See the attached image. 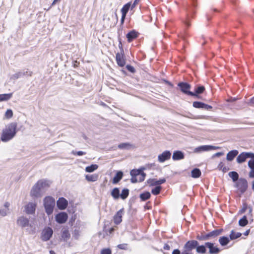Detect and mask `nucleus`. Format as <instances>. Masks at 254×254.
Wrapping results in <instances>:
<instances>
[{
  "instance_id": "473e14b6",
  "label": "nucleus",
  "mask_w": 254,
  "mask_h": 254,
  "mask_svg": "<svg viewBox=\"0 0 254 254\" xmlns=\"http://www.w3.org/2000/svg\"><path fill=\"white\" fill-rule=\"evenodd\" d=\"M218 170L222 171L223 173H226L229 171V168L226 167L223 162H221L218 165Z\"/></svg>"
},
{
  "instance_id": "a19ab883",
  "label": "nucleus",
  "mask_w": 254,
  "mask_h": 254,
  "mask_svg": "<svg viewBox=\"0 0 254 254\" xmlns=\"http://www.w3.org/2000/svg\"><path fill=\"white\" fill-rule=\"evenodd\" d=\"M196 239L199 241H206L208 240L207 233H202L201 235H198L196 236Z\"/></svg>"
},
{
  "instance_id": "e433bc0d",
  "label": "nucleus",
  "mask_w": 254,
  "mask_h": 254,
  "mask_svg": "<svg viewBox=\"0 0 254 254\" xmlns=\"http://www.w3.org/2000/svg\"><path fill=\"white\" fill-rule=\"evenodd\" d=\"M150 193L148 191L145 192L140 194V198L142 200L145 201L150 197Z\"/></svg>"
},
{
  "instance_id": "c756f323",
  "label": "nucleus",
  "mask_w": 254,
  "mask_h": 254,
  "mask_svg": "<svg viewBox=\"0 0 254 254\" xmlns=\"http://www.w3.org/2000/svg\"><path fill=\"white\" fill-rule=\"evenodd\" d=\"M12 96V93L0 94V102L6 101L10 99Z\"/></svg>"
},
{
  "instance_id": "13d9d810",
  "label": "nucleus",
  "mask_w": 254,
  "mask_h": 254,
  "mask_svg": "<svg viewBox=\"0 0 254 254\" xmlns=\"http://www.w3.org/2000/svg\"><path fill=\"white\" fill-rule=\"evenodd\" d=\"M212 108V106L204 104V107L202 109H204L206 110H209Z\"/></svg>"
},
{
  "instance_id": "1a4fd4ad",
  "label": "nucleus",
  "mask_w": 254,
  "mask_h": 254,
  "mask_svg": "<svg viewBox=\"0 0 254 254\" xmlns=\"http://www.w3.org/2000/svg\"><path fill=\"white\" fill-rule=\"evenodd\" d=\"M53 234L52 229L50 227H47L42 232L41 239L44 241H47L50 240Z\"/></svg>"
},
{
  "instance_id": "72a5a7b5",
  "label": "nucleus",
  "mask_w": 254,
  "mask_h": 254,
  "mask_svg": "<svg viewBox=\"0 0 254 254\" xmlns=\"http://www.w3.org/2000/svg\"><path fill=\"white\" fill-rule=\"evenodd\" d=\"M242 234L239 232H236L234 230H232L230 235V238L231 240H235L240 237Z\"/></svg>"
},
{
  "instance_id": "58836bf2",
  "label": "nucleus",
  "mask_w": 254,
  "mask_h": 254,
  "mask_svg": "<svg viewBox=\"0 0 254 254\" xmlns=\"http://www.w3.org/2000/svg\"><path fill=\"white\" fill-rule=\"evenodd\" d=\"M129 194V190L127 189H124L122 190V193L120 194V197L123 199H125L128 196Z\"/></svg>"
},
{
  "instance_id": "a18cd8bd",
  "label": "nucleus",
  "mask_w": 254,
  "mask_h": 254,
  "mask_svg": "<svg viewBox=\"0 0 254 254\" xmlns=\"http://www.w3.org/2000/svg\"><path fill=\"white\" fill-rule=\"evenodd\" d=\"M131 145L128 143H122L118 145V147L120 149H128Z\"/></svg>"
},
{
  "instance_id": "f704fd0d",
  "label": "nucleus",
  "mask_w": 254,
  "mask_h": 254,
  "mask_svg": "<svg viewBox=\"0 0 254 254\" xmlns=\"http://www.w3.org/2000/svg\"><path fill=\"white\" fill-rule=\"evenodd\" d=\"M229 176L232 178L233 182H236L239 179L238 174L235 171L230 172L228 174Z\"/></svg>"
},
{
  "instance_id": "603ef678",
  "label": "nucleus",
  "mask_w": 254,
  "mask_h": 254,
  "mask_svg": "<svg viewBox=\"0 0 254 254\" xmlns=\"http://www.w3.org/2000/svg\"><path fill=\"white\" fill-rule=\"evenodd\" d=\"M80 236V232L78 230H74L73 233V237L75 239H78Z\"/></svg>"
},
{
  "instance_id": "cd10ccee",
  "label": "nucleus",
  "mask_w": 254,
  "mask_h": 254,
  "mask_svg": "<svg viewBox=\"0 0 254 254\" xmlns=\"http://www.w3.org/2000/svg\"><path fill=\"white\" fill-rule=\"evenodd\" d=\"M204 90L205 88L204 86H198L195 88L194 92H193L194 95H193L192 96L198 97V95L203 93Z\"/></svg>"
},
{
  "instance_id": "0e129e2a",
  "label": "nucleus",
  "mask_w": 254,
  "mask_h": 254,
  "mask_svg": "<svg viewBox=\"0 0 254 254\" xmlns=\"http://www.w3.org/2000/svg\"><path fill=\"white\" fill-rule=\"evenodd\" d=\"M249 177L250 178H254V170H251V171L249 172Z\"/></svg>"
},
{
  "instance_id": "6ab92c4d",
  "label": "nucleus",
  "mask_w": 254,
  "mask_h": 254,
  "mask_svg": "<svg viewBox=\"0 0 254 254\" xmlns=\"http://www.w3.org/2000/svg\"><path fill=\"white\" fill-rule=\"evenodd\" d=\"M222 232V230H215L208 233H207L208 240H212L217 236L220 235Z\"/></svg>"
},
{
  "instance_id": "f8f14e48",
  "label": "nucleus",
  "mask_w": 254,
  "mask_h": 254,
  "mask_svg": "<svg viewBox=\"0 0 254 254\" xmlns=\"http://www.w3.org/2000/svg\"><path fill=\"white\" fill-rule=\"evenodd\" d=\"M37 204L34 202H29L24 206V212L27 214L35 213Z\"/></svg>"
},
{
  "instance_id": "aec40b11",
  "label": "nucleus",
  "mask_w": 254,
  "mask_h": 254,
  "mask_svg": "<svg viewBox=\"0 0 254 254\" xmlns=\"http://www.w3.org/2000/svg\"><path fill=\"white\" fill-rule=\"evenodd\" d=\"M116 61L118 64L120 66H124L125 64V60L124 59L123 54L121 53H118L116 54Z\"/></svg>"
},
{
  "instance_id": "39448f33",
  "label": "nucleus",
  "mask_w": 254,
  "mask_h": 254,
  "mask_svg": "<svg viewBox=\"0 0 254 254\" xmlns=\"http://www.w3.org/2000/svg\"><path fill=\"white\" fill-rule=\"evenodd\" d=\"M16 223L17 226L22 228L26 227H31L29 219L24 216L18 217L16 220Z\"/></svg>"
},
{
  "instance_id": "f3484780",
  "label": "nucleus",
  "mask_w": 254,
  "mask_h": 254,
  "mask_svg": "<svg viewBox=\"0 0 254 254\" xmlns=\"http://www.w3.org/2000/svg\"><path fill=\"white\" fill-rule=\"evenodd\" d=\"M10 203L8 202H5L3 204V207L0 209V215L2 216H5L9 213L10 211L9 207L10 206Z\"/></svg>"
},
{
  "instance_id": "3c124183",
  "label": "nucleus",
  "mask_w": 254,
  "mask_h": 254,
  "mask_svg": "<svg viewBox=\"0 0 254 254\" xmlns=\"http://www.w3.org/2000/svg\"><path fill=\"white\" fill-rule=\"evenodd\" d=\"M101 254H112V252L110 249H104L101 250Z\"/></svg>"
},
{
  "instance_id": "4468645a",
  "label": "nucleus",
  "mask_w": 254,
  "mask_h": 254,
  "mask_svg": "<svg viewBox=\"0 0 254 254\" xmlns=\"http://www.w3.org/2000/svg\"><path fill=\"white\" fill-rule=\"evenodd\" d=\"M67 214L65 212H61L55 216L56 221L60 224L65 223L67 219Z\"/></svg>"
},
{
  "instance_id": "ddd939ff",
  "label": "nucleus",
  "mask_w": 254,
  "mask_h": 254,
  "mask_svg": "<svg viewBox=\"0 0 254 254\" xmlns=\"http://www.w3.org/2000/svg\"><path fill=\"white\" fill-rule=\"evenodd\" d=\"M171 153L170 151H165L162 153L159 154L158 156V161L160 163H163L166 160L170 159Z\"/></svg>"
},
{
  "instance_id": "bb28decb",
  "label": "nucleus",
  "mask_w": 254,
  "mask_h": 254,
  "mask_svg": "<svg viewBox=\"0 0 254 254\" xmlns=\"http://www.w3.org/2000/svg\"><path fill=\"white\" fill-rule=\"evenodd\" d=\"M206 248L207 247L205 246V244L201 246H198V245L196 248V252L198 254H205L206 253Z\"/></svg>"
},
{
  "instance_id": "4d7b16f0",
  "label": "nucleus",
  "mask_w": 254,
  "mask_h": 254,
  "mask_svg": "<svg viewBox=\"0 0 254 254\" xmlns=\"http://www.w3.org/2000/svg\"><path fill=\"white\" fill-rule=\"evenodd\" d=\"M165 182H166V179L164 178H163V179H160L159 180H157V184H158V185H161V184L164 183Z\"/></svg>"
},
{
  "instance_id": "412c9836",
  "label": "nucleus",
  "mask_w": 254,
  "mask_h": 254,
  "mask_svg": "<svg viewBox=\"0 0 254 254\" xmlns=\"http://www.w3.org/2000/svg\"><path fill=\"white\" fill-rule=\"evenodd\" d=\"M239 151L237 150H232L229 151L226 155V159L228 161H232L238 154Z\"/></svg>"
},
{
  "instance_id": "c9c22d12",
  "label": "nucleus",
  "mask_w": 254,
  "mask_h": 254,
  "mask_svg": "<svg viewBox=\"0 0 254 254\" xmlns=\"http://www.w3.org/2000/svg\"><path fill=\"white\" fill-rule=\"evenodd\" d=\"M98 166L96 164H92L90 166H87L85 168V171L87 172H92L97 169Z\"/></svg>"
},
{
  "instance_id": "20e7f679",
  "label": "nucleus",
  "mask_w": 254,
  "mask_h": 254,
  "mask_svg": "<svg viewBox=\"0 0 254 254\" xmlns=\"http://www.w3.org/2000/svg\"><path fill=\"white\" fill-rule=\"evenodd\" d=\"M247 158L254 159V153L247 152H242L238 156L236 161L238 163L241 164L245 162Z\"/></svg>"
},
{
  "instance_id": "a211bd4d",
  "label": "nucleus",
  "mask_w": 254,
  "mask_h": 254,
  "mask_svg": "<svg viewBox=\"0 0 254 254\" xmlns=\"http://www.w3.org/2000/svg\"><path fill=\"white\" fill-rule=\"evenodd\" d=\"M124 213V209H121L118 211L114 217V223L116 224H119L122 221V216Z\"/></svg>"
},
{
  "instance_id": "bf43d9fd",
  "label": "nucleus",
  "mask_w": 254,
  "mask_h": 254,
  "mask_svg": "<svg viewBox=\"0 0 254 254\" xmlns=\"http://www.w3.org/2000/svg\"><path fill=\"white\" fill-rule=\"evenodd\" d=\"M248 104L250 106H254V97L250 99Z\"/></svg>"
},
{
  "instance_id": "0eeeda50",
  "label": "nucleus",
  "mask_w": 254,
  "mask_h": 254,
  "mask_svg": "<svg viewBox=\"0 0 254 254\" xmlns=\"http://www.w3.org/2000/svg\"><path fill=\"white\" fill-rule=\"evenodd\" d=\"M236 187L241 191L242 193H244L247 189L248 183L246 179L241 178L235 184Z\"/></svg>"
},
{
  "instance_id": "7ed1b4c3",
  "label": "nucleus",
  "mask_w": 254,
  "mask_h": 254,
  "mask_svg": "<svg viewBox=\"0 0 254 254\" xmlns=\"http://www.w3.org/2000/svg\"><path fill=\"white\" fill-rule=\"evenodd\" d=\"M43 201L46 213L48 215L52 214L55 205V199L52 196H48L45 197Z\"/></svg>"
},
{
  "instance_id": "864d4df0",
  "label": "nucleus",
  "mask_w": 254,
  "mask_h": 254,
  "mask_svg": "<svg viewBox=\"0 0 254 254\" xmlns=\"http://www.w3.org/2000/svg\"><path fill=\"white\" fill-rule=\"evenodd\" d=\"M118 248L121 250H126L127 249V244H122L118 245Z\"/></svg>"
},
{
  "instance_id": "de8ad7c7",
  "label": "nucleus",
  "mask_w": 254,
  "mask_h": 254,
  "mask_svg": "<svg viewBox=\"0 0 254 254\" xmlns=\"http://www.w3.org/2000/svg\"><path fill=\"white\" fill-rule=\"evenodd\" d=\"M147 182L150 186H153L158 185V184H157V180L155 179H148L147 181Z\"/></svg>"
},
{
  "instance_id": "37998d69",
  "label": "nucleus",
  "mask_w": 254,
  "mask_h": 254,
  "mask_svg": "<svg viewBox=\"0 0 254 254\" xmlns=\"http://www.w3.org/2000/svg\"><path fill=\"white\" fill-rule=\"evenodd\" d=\"M193 107L195 108H203L204 103L200 102L195 101L193 103Z\"/></svg>"
},
{
  "instance_id": "5fc2aeb1",
  "label": "nucleus",
  "mask_w": 254,
  "mask_h": 254,
  "mask_svg": "<svg viewBox=\"0 0 254 254\" xmlns=\"http://www.w3.org/2000/svg\"><path fill=\"white\" fill-rule=\"evenodd\" d=\"M72 153L74 155H77L78 156H82L83 155H85L86 153L85 152L82 151H72Z\"/></svg>"
},
{
  "instance_id": "f257e3e1",
  "label": "nucleus",
  "mask_w": 254,
  "mask_h": 254,
  "mask_svg": "<svg viewBox=\"0 0 254 254\" xmlns=\"http://www.w3.org/2000/svg\"><path fill=\"white\" fill-rule=\"evenodd\" d=\"M51 182L47 180H39L32 188L30 196L33 198L40 197L49 188Z\"/></svg>"
},
{
  "instance_id": "79ce46f5",
  "label": "nucleus",
  "mask_w": 254,
  "mask_h": 254,
  "mask_svg": "<svg viewBox=\"0 0 254 254\" xmlns=\"http://www.w3.org/2000/svg\"><path fill=\"white\" fill-rule=\"evenodd\" d=\"M143 172L140 170H132L130 171L131 176L138 177Z\"/></svg>"
},
{
  "instance_id": "7c9ffc66",
  "label": "nucleus",
  "mask_w": 254,
  "mask_h": 254,
  "mask_svg": "<svg viewBox=\"0 0 254 254\" xmlns=\"http://www.w3.org/2000/svg\"><path fill=\"white\" fill-rule=\"evenodd\" d=\"M85 178L89 182H95L98 180V175L97 174L87 175Z\"/></svg>"
},
{
  "instance_id": "c03bdc74",
  "label": "nucleus",
  "mask_w": 254,
  "mask_h": 254,
  "mask_svg": "<svg viewBox=\"0 0 254 254\" xmlns=\"http://www.w3.org/2000/svg\"><path fill=\"white\" fill-rule=\"evenodd\" d=\"M161 188V186H157L152 190L151 192L154 195H157L160 193Z\"/></svg>"
},
{
  "instance_id": "338daca9",
  "label": "nucleus",
  "mask_w": 254,
  "mask_h": 254,
  "mask_svg": "<svg viewBox=\"0 0 254 254\" xmlns=\"http://www.w3.org/2000/svg\"><path fill=\"white\" fill-rule=\"evenodd\" d=\"M139 1V0H135L131 5V8H133V7H134L135 5L138 3Z\"/></svg>"
},
{
  "instance_id": "6e6d98bb",
  "label": "nucleus",
  "mask_w": 254,
  "mask_h": 254,
  "mask_svg": "<svg viewBox=\"0 0 254 254\" xmlns=\"http://www.w3.org/2000/svg\"><path fill=\"white\" fill-rule=\"evenodd\" d=\"M130 181L132 183H137V182H138V178H137V177L131 176V178L130 179Z\"/></svg>"
},
{
  "instance_id": "f03ea898",
  "label": "nucleus",
  "mask_w": 254,
  "mask_h": 254,
  "mask_svg": "<svg viewBox=\"0 0 254 254\" xmlns=\"http://www.w3.org/2000/svg\"><path fill=\"white\" fill-rule=\"evenodd\" d=\"M17 124L14 122L11 123L5 126L2 130L1 135V140L6 142L11 140L17 132Z\"/></svg>"
},
{
  "instance_id": "49530a36",
  "label": "nucleus",
  "mask_w": 254,
  "mask_h": 254,
  "mask_svg": "<svg viewBox=\"0 0 254 254\" xmlns=\"http://www.w3.org/2000/svg\"><path fill=\"white\" fill-rule=\"evenodd\" d=\"M13 116V112L12 111L11 109H8L5 113V117L7 119H10L12 118Z\"/></svg>"
},
{
  "instance_id": "8fccbe9b",
  "label": "nucleus",
  "mask_w": 254,
  "mask_h": 254,
  "mask_svg": "<svg viewBox=\"0 0 254 254\" xmlns=\"http://www.w3.org/2000/svg\"><path fill=\"white\" fill-rule=\"evenodd\" d=\"M146 176V174L143 172L142 173L140 174L139 176L137 177L138 178V181L139 182H141L144 180L145 177Z\"/></svg>"
},
{
  "instance_id": "09e8293b",
  "label": "nucleus",
  "mask_w": 254,
  "mask_h": 254,
  "mask_svg": "<svg viewBox=\"0 0 254 254\" xmlns=\"http://www.w3.org/2000/svg\"><path fill=\"white\" fill-rule=\"evenodd\" d=\"M249 167L251 170H254V159H251V160L248 161V163Z\"/></svg>"
},
{
  "instance_id": "dca6fc26",
  "label": "nucleus",
  "mask_w": 254,
  "mask_h": 254,
  "mask_svg": "<svg viewBox=\"0 0 254 254\" xmlns=\"http://www.w3.org/2000/svg\"><path fill=\"white\" fill-rule=\"evenodd\" d=\"M58 208L61 210L65 209L68 204V202L66 199L64 197H61L59 199L57 202Z\"/></svg>"
},
{
  "instance_id": "6e6552de",
  "label": "nucleus",
  "mask_w": 254,
  "mask_h": 254,
  "mask_svg": "<svg viewBox=\"0 0 254 254\" xmlns=\"http://www.w3.org/2000/svg\"><path fill=\"white\" fill-rule=\"evenodd\" d=\"M220 147L219 146H215L212 145H202L196 147L194 152L195 153H200L203 151H209L211 150H216L219 149Z\"/></svg>"
},
{
  "instance_id": "393cba45",
  "label": "nucleus",
  "mask_w": 254,
  "mask_h": 254,
  "mask_svg": "<svg viewBox=\"0 0 254 254\" xmlns=\"http://www.w3.org/2000/svg\"><path fill=\"white\" fill-rule=\"evenodd\" d=\"M137 36V33L134 30L131 31L127 35V37L129 42H130L133 39L136 38Z\"/></svg>"
},
{
  "instance_id": "2eb2a0df",
  "label": "nucleus",
  "mask_w": 254,
  "mask_h": 254,
  "mask_svg": "<svg viewBox=\"0 0 254 254\" xmlns=\"http://www.w3.org/2000/svg\"><path fill=\"white\" fill-rule=\"evenodd\" d=\"M131 3L130 2H128L127 4H126L121 9V12L122 14V18L121 20V23L122 24H123L124 22L126 16V14L127 12L128 11V9L129 7H130Z\"/></svg>"
},
{
  "instance_id": "b1692460",
  "label": "nucleus",
  "mask_w": 254,
  "mask_h": 254,
  "mask_svg": "<svg viewBox=\"0 0 254 254\" xmlns=\"http://www.w3.org/2000/svg\"><path fill=\"white\" fill-rule=\"evenodd\" d=\"M123 173L122 171H118L115 176L113 178V183L117 184L123 178Z\"/></svg>"
},
{
  "instance_id": "a878e982",
  "label": "nucleus",
  "mask_w": 254,
  "mask_h": 254,
  "mask_svg": "<svg viewBox=\"0 0 254 254\" xmlns=\"http://www.w3.org/2000/svg\"><path fill=\"white\" fill-rule=\"evenodd\" d=\"M111 195L115 199H118L120 197V190L118 188L113 189L111 193Z\"/></svg>"
},
{
  "instance_id": "423d86ee",
  "label": "nucleus",
  "mask_w": 254,
  "mask_h": 254,
  "mask_svg": "<svg viewBox=\"0 0 254 254\" xmlns=\"http://www.w3.org/2000/svg\"><path fill=\"white\" fill-rule=\"evenodd\" d=\"M178 85L180 87L181 91L184 93L191 96L194 95L193 92L190 91L191 87L190 84L186 82H180Z\"/></svg>"
},
{
  "instance_id": "052dcab7",
  "label": "nucleus",
  "mask_w": 254,
  "mask_h": 254,
  "mask_svg": "<svg viewBox=\"0 0 254 254\" xmlns=\"http://www.w3.org/2000/svg\"><path fill=\"white\" fill-rule=\"evenodd\" d=\"M127 67L129 71L132 72H133L134 71V68L132 66L128 65L127 66Z\"/></svg>"
},
{
  "instance_id": "9d476101",
  "label": "nucleus",
  "mask_w": 254,
  "mask_h": 254,
  "mask_svg": "<svg viewBox=\"0 0 254 254\" xmlns=\"http://www.w3.org/2000/svg\"><path fill=\"white\" fill-rule=\"evenodd\" d=\"M205 246L209 249V254H218L220 252V249L217 246H214L213 243L206 242Z\"/></svg>"
},
{
  "instance_id": "4be33fe9",
  "label": "nucleus",
  "mask_w": 254,
  "mask_h": 254,
  "mask_svg": "<svg viewBox=\"0 0 254 254\" xmlns=\"http://www.w3.org/2000/svg\"><path fill=\"white\" fill-rule=\"evenodd\" d=\"M184 158V154L181 151H175L174 152L172 159L174 160H179Z\"/></svg>"
},
{
  "instance_id": "5701e85b",
  "label": "nucleus",
  "mask_w": 254,
  "mask_h": 254,
  "mask_svg": "<svg viewBox=\"0 0 254 254\" xmlns=\"http://www.w3.org/2000/svg\"><path fill=\"white\" fill-rule=\"evenodd\" d=\"M61 237L62 239L64 241H66L70 238V235L69 233L68 230L67 229H63Z\"/></svg>"
},
{
  "instance_id": "e2e57ef3",
  "label": "nucleus",
  "mask_w": 254,
  "mask_h": 254,
  "mask_svg": "<svg viewBox=\"0 0 254 254\" xmlns=\"http://www.w3.org/2000/svg\"><path fill=\"white\" fill-rule=\"evenodd\" d=\"M23 72L25 73V74L24 75H27L29 76H31L32 74V72L31 71H23Z\"/></svg>"
},
{
  "instance_id": "69168bd1",
  "label": "nucleus",
  "mask_w": 254,
  "mask_h": 254,
  "mask_svg": "<svg viewBox=\"0 0 254 254\" xmlns=\"http://www.w3.org/2000/svg\"><path fill=\"white\" fill-rule=\"evenodd\" d=\"M172 254H181V253L178 249H175L173 251Z\"/></svg>"
},
{
  "instance_id": "680f3d73",
  "label": "nucleus",
  "mask_w": 254,
  "mask_h": 254,
  "mask_svg": "<svg viewBox=\"0 0 254 254\" xmlns=\"http://www.w3.org/2000/svg\"><path fill=\"white\" fill-rule=\"evenodd\" d=\"M181 254H192V252L187 251L185 249H183V250Z\"/></svg>"
},
{
  "instance_id": "4c0bfd02",
  "label": "nucleus",
  "mask_w": 254,
  "mask_h": 254,
  "mask_svg": "<svg viewBox=\"0 0 254 254\" xmlns=\"http://www.w3.org/2000/svg\"><path fill=\"white\" fill-rule=\"evenodd\" d=\"M248 223L246 216H244L243 217L240 219L239 221V224L242 227H244L247 225Z\"/></svg>"
},
{
  "instance_id": "774afa93",
  "label": "nucleus",
  "mask_w": 254,
  "mask_h": 254,
  "mask_svg": "<svg viewBox=\"0 0 254 254\" xmlns=\"http://www.w3.org/2000/svg\"><path fill=\"white\" fill-rule=\"evenodd\" d=\"M223 155V152H217L214 155V156L219 157Z\"/></svg>"
},
{
  "instance_id": "2f4dec72",
  "label": "nucleus",
  "mask_w": 254,
  "mask_h": 254,
  "mask_svg": "<svg viewBox=\"0 0 254 254\" xmlns=\"http://www.w3.org/2000/svg\"><path fill=\"white\" fill-rule=\"evenodd\" d=\"M201 171L199 169L195 168L191 171V177L193 178H197L201 175Z\"/></svg>"
},
{
  "instance_id": "ea45409f",
  "label": "nucleus",
  "mask_w": 254,
  "mask_h": 254,
  "mask_svg": "<svg viewBox=\"0 0 254 254\" xmlns=\"http://www.w3.org/2000/svg\"><path fill=\"white\" fill-rule=\"evenodd\" d=\"M25 74V72H23L22 71H19L13 75H11L10 78L13 80L17 79L19 77L23 76Z\"/></svg>"
},
{
  "instance_id": "9b49d317",
  "label": "nucleus",
  "mask_w": 254,
  "mask_h": 254,
  "mask_svg": "<svg viewBox=\"0 0 254 254\" xmlns=\"http://www.w3.org/2000/svg\"><path fill=\"white\" fill-rule=\"evenodd\" d=\"M198 245V242L196 240H190L188 241L184 246L183 249L187 251L192 252V250L196 249Z\"/></svg>"
},
{
  "instance_id": "c85d7f7f",
  "label": "nucleus",
  "mask_w": 254,
  "mask_h": 254,
  "mask_svg": "<svg viewBox=\"0 0 254 254\" xmlns=\"http://www.w3.org/2000/svg\"><path fill=\"white\" fill-rule=\"evenodd\" d=\"M230 242L229 239L227 237H221L219 238V242L222 246L227 245Z\"/></svg>"
}]
</instances>
